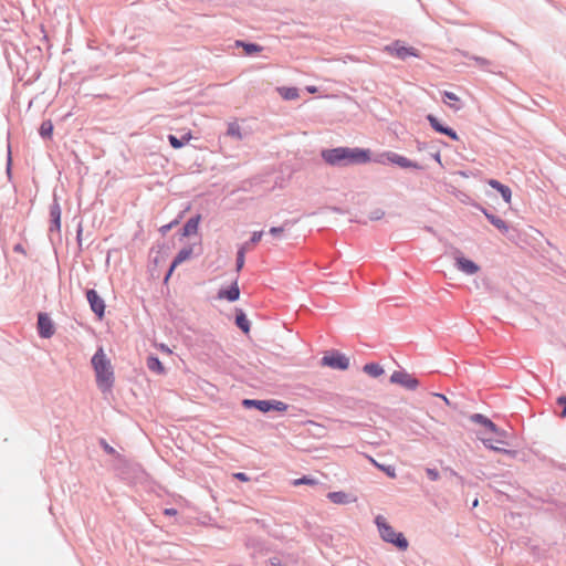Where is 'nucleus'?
<instances>
[{
	"mask_svg": "<svg viewBox=\"0 0 566 566\" xmlns=\"http://www.w3.org/2000/svg\"><path fill=\"white\" fill-rule=\"evenodd\" d=\"M327 499L335 504H347L350 502V496L344 491H334L327 493Z\"/></svg>",
	"mask_w": 566,
	"mask_h": 566,
	"instance_id": "obj_21",
	"label": "nucleus"
},
{
	"mask_svg": "<svg viewBox=\"0 0 566 566\" xmlns=\"http://www.w3.org/2000/svg\"><path fill=\"white\" fill-rule=\"evenodd\" d=\"M245 245H242L238 249V252H237V259H235V268H237V271H241L243 265H244V260H245Z\"/></svg>",
	"mask_w": 566,
	"mask_h": 566,
	"instance_id": "obj_30",
	"label": "nucleus"
},
{
	"mask_svg": "<svg viewBox=\"0 0 566 566\" xmlns=\"http://www.w3.org/2000/svg\"><path fill=\"white\" fill-rule=\"evenodd\" d=\"M36 327L41 338H50L54 335V324L48 313L40 312L38 314Z\"/></svg>",
	"mask_w": 566,
	"mask_h": 566,
	"instance_id": "obj_8",
	"label": "nucleus"
},
{
	"mask_svg": "<svg viewBox=\"0 0 566 566\" xmlns=\"http://www.w3.org/2000/svg\"><path fill=\"white\" fill-rule=\"evenodd\" d=\"M557 405L563 407V410L559 413L560 418H566V396L562 395L556 399Z\"/></svg>",
	"mask_w": 566,
	"mask_h": 566,
	"instance_id": "obj_36",
	"label": "nucleus"
},
{
	"mask_svg": "<svg viewBox=\"0 0 566 566\" xmlns=\"http://www.w3.org/2000/svg\"><path fill=\"white\" fill-rule=\"evenodd\" d=\"M175 269H172V263L169 265V269L165 275V281H168V279L171 276V274L174 273Z\"/></svg>",
	"mask_w": 566,
	"mask_h": 566,
	"instance_id": "obj_47",
	"label": "nucleus"
},
{
	"mask_svg": "<svg viewBox=\"0 0 566 566\" xmlns=\"http://www.w3.org/2000/svg\"><path fill=\"white\" fill-rule=\"evenodd\" d=\"M390 382L398 384L409 390H416L419 386V380L405 370L394 371L390 376Z\"/></svg>",
	"mask_w": 566,
	"mask_h": 566,
	"instance_id": "obj_6",
	"label": "nucleus"
},
{
	"mask_svg": "<svg viewBox=\"0 0 566 566\" xmlns=\"http://www.w3.org/2000/svg\"><path fill=\"white\" fill-rule=\"evenodd\" d=\"M227 134L235 139H241V128L237 123H230L227 129Z\"/></svg>",
	"mask_w": 566,
	"mask_h": 566,
	"instance_id": "obj_31",
	"label": "nucleus"
},
{
	"mask_svg": "<svg viewBox=\"0 0 566 566\" xmlns=\"http://www.w3.org/2000/svg\"><path fill=\"white\" fill-rule=\"evenodd\" d=\"M235 44H237V46H242L244 50V53L247 55H253V54H256L262 51V46L259 45L258 43L244 42V41L238 40L235 42Z\"/></svg>",
	"mask_w": 566,
	"mask_h": 566,
	"instance_id": "obj_25",
	"label": "nucleus"
},
{
	"mask_svg": "<svg viewBox=\"0 0 566 566\" xmlns=\"http://www.w3.org/2000/svg\"><path fill=\"white\" fill-rule=\"evenodd\" d=\"M50 232H59L61 230V206L54 197L53 202L50 206Z\"/></svg>",
	"mask_w": 566,
	"mask_h": 566,
	"instance_id": "obj_11",
	"label": "nucleus"
},
{
	"mask_svg": "<svg viewBox=\"0 0 566 566\" xmlns=\"http://www.w3.org/2000/svg\"><path fill=\"white\" fill-rule=\"evenodd\" d=\"M443 135L450 137L452 140H459L458 133L451 127H448Z\"/></svg>",
	"mask_w": 566,
	"mask_h": 566,
	"instance_id": "obj_39",
	"label": "nucleus"
},
{
	"mask_svg": "<svg viewBox=\"0 0 566 566\" xmlns=\"http://www.w3.org/2000/svg\"><path fill=\"white\" fill-rule=\"evenodd\" d=\"M384 156L386 157L388 163H390L392 165H397L401 168H413V169H418V170L422 169V166L419 165L417 161H412L409 158H407L400 154H397L394 151H387L384 154Z\"/></svg>",
	"mask_w": 566,
	"mask_h": 566,
	"instance_id": "obj_9",
	"label": "nucleus"
},
{
	"mask_svg": "<svg viewBox=\"0 0 566 566\" xmlns=\"http://www.w3.org/2000/svg\"><path fill=\"white\" fill-rule=\"evenodd\" d=\"M492 226H494L499 231H501L502 233H507L509 232V224L503 220L501 219L500 217L493 214L492 217H489V220H488Z\"/></svg>",
	"mask_w": 566,
	"mask_h": 566,
	"instance_id": "obj_29",
	"label": "nucleus"
},
{
	"mask_svg": "<svg viewBox=\"0 0 566 566\" xmlns=\"http://www.w3.org/2000/svg\"><path fill=\"white\" fill-rule=\"evenodd\" d=\"M461 55L470 60H473L482 70H488V67L492 64L490 60L478 55H471L465 51H462Z\"/></svg>",
	"mask_w": 566,
	"mask_h": 566,
	"instance_id": "obj_28",
	"label": "nucleus"
},
{
	"mask_svg": "<svg viewBox=\"0 0 566 566\" xmlns=\"http://www.w3.org/2000/svg\"><path fill=\"white\" fill-rule=\"evenodd\" d=\"M307 90H308L310 92H312V93H313V92H316V87H314V86H313V87H308Z\"/></svg>",
	"mask_w": 566,
	"mask_h": 566,
	"instance_id": "obj_53",
	"label": "nucleus"
},
{
	"mask_svg": "<svg viewBox=\"0 0 566 566\" xmlns=\"http://www.w3.org/2000/svg\"><path fill=\"white\" fill-rule=\"evenodd\" d=\"M367 459L375 468L386 473L387 476L391 479L396 478V468L394 465L379 463L370 455H367Z\"/></svg>",
	"mask_w": 566,
	"mask_h": 566,
	"instance_id": "obj_20",
	"label": "nucleus"
},
{
	"mask_svg": "<svg viewBox=\"0 0 566 566\" xmlns=\"http://www.w3.org/2000/svg\"><path fill=\"white\" fill-rule=\"evenodd\" d=\"M449 101H451V102H459V97L453 92L444 91L443 92V102L448 103Z\"/></svg>",
	"mask_w": 566,
	"mask_h": 566,
	"instance_id": "obj_37",
	"label": "nucleus"
},
{
	"mask_svg": "<svg viewBox=\"0 0 566 566\" xmlns=\"http://www.w3.org/2000/svg\"><path fill=\"white\" fill-rule=\"evenodd\" d=\"M82 232H83V229H82V224L80 223L77 227V231H76V240L78 242V245L82 244Z\"/></svg>",
	"mask_w": 566,
	"mask_h": 566,
	"instance_id": "obj_44",
	"label": "nucleus"
},
{
	"mask_svg": "<svg viewBox=\"0 0 566 566\" xmlns=\"http://www.w3.org/2000/svg\"><path fill=\"white\" fill-rule=\"evenodd\" d=\"M147 368L157 374L164 375L166 373V368L160 359L156 355H149L146 360Z\"/></svg>",
	"mask_w": 566,
	"mask_h": 566,
	"instance_id": "obj_18",
	"label": "nucleus"
},
{
	"mask_svg": "<svg viewBox=\"0 0 566 566\" xmlns=\"http://www.w3.org/2000/svg\"><path fill=\"white\" fill-rule=\"evenodd\" d=\"M86 298L90 304L91 311L99 318L102 319L105 315V302L99 296L96 290L88 289L86 290Z\"/></svg>",
	"mask_w": 566,
	"mask_h": 566,
	"instance_id": "obj_7",
	"label": "nucleus"
},
{
	"mask_svg": "<svg viewBox=\"0 0 566 566\" xmlns=\"http://www.w3.org/2000/svg\"><path fill=\"white\" fill-rule=\"evenodd\" d=\"M363 371L373 378L381 376L385 370L378 363H367L363 367Z\"/></svg>",
	"mask_w": 566,
	"mask_h": 566,
	"instance_id": "obj_24",
	"label": "nucleus"
},
{
	"mask_svg": "<svg viewBox=\"0 0 566 566\" xmlns=\"http://www.w3.org/2000/svg\"><path fill=\"white\" fill-rule=\"evenodd\" d=\"M179 223V220L178 219H175L174 221L167 223V224H164L159 228V232L165 235L167 234L175 226H177Z\"/></svg>",
	"mask_w": 566,
	"mask_h": 566,
	"instance_id": "obj_33",
	"label": "nucleus"
},
{
	"mask_svg": "<svg viewBox=\"0 0 566 566\" xmlns=\"http://www.w3.org/2000/svg\"><path fill=\"white\" fill-rule=\"evenodd\" d=\"M240 297V289L238 281H234L229 287L220 289L218 292V298L227 300L229 302H235Z\"/></svg>",
	"mask_w": 566,
	"mask_h": 566,
	"instance_id": "obj_14",
	"label": "nucleus"
},
{
	"mask_svg": "<svg viewBox=\"0 0 566 566\" xmlns=\"http://www.w3.org/2000/svg\"><path fill=\"white\" fill-rule=\"evenodd\" d=\"M92 366L96 376V385L102 392H108L114 386L115 377L111 360L102 347L92 357Z\"/></svg>",
	"mask_w": 566,
	"mask_h": 566,
	"instance_id": "obj_2",
	"label": "nucleus"
},
{
	"mask_svg": "<svg viewBox=\"0 0 566 566\" xmlns=\"http://www.w3.org/2000/svg\"><path fill=\"white\" fill-rule=\"evenodd\" d=\"M483 214L485 216V218L489 220V217H492L494 213L490 212L488 209L486 210H483Z\"/></svg>",
	"mask_w": 566,
	"mask_h": 566,
	"instance_id": "obj_49",
	"label": "nucleus"
},
{
	"mask_svg": "<svg viewBox=\"0 0 566 566\" xmlns=\"http://www.w3.org/2000/svg\"><path fill=\"white\" fill-rule=\"evenodd\" d=\"M322 159L333 167H346L352 165H363L371 160V151L359 147H335L323 149Z\"/></svg>",
	"mask_w": 566,
	"mask_h": 566,
	"instance_id": "obj_1",
	"label": "nucleus"
},
{
	"mask_svg": "<svg viewBox=\"0 0 566 566\" xmlns=\"http://www.w3.org/2000/svg\"><path fill=\"white\" fill-rule=\"evenodd\" d=\"M164 514H165V515H168V516H172V515H176V514H177V510H176V509H172V507L165 509Z\"/></svg>",
	"mask_w": 566,
	"mask_h": 566,
	"instance_id": "obj_46",
	"label": "nucleus"
},
{
	"mask_svg": "<svg viewBox=\"0 0 566 566\" xmlns=\"http://www.w3.org/2000/svg\"><path fill=\"white\" fill-rule=\"evenodd\" d=\"M483 443L486 448L491 449V450H494V451H499V452H507V450H503V449H500L497 447H494L493 443H491V440H483Z\"/></svg>",
	"mask_w": 566,
	"mask_h": 566,
	"instance_id": "obj_42",
	"label": "nucleus"
},
{
	"mask_svg": "<svg viewBox=\"0 0 566 566\" xmlns=\"http://www.w3.org/2000/svg\"><path fill=\"white\" fill-rule=\"evenodd\" d=\"M321 365L336 370H346L349 367V358L338 350H331L322 357Z\"/></svg>",
	"mask_w": 566,
	"mask_h": 566,
	"instance_id": "obj_5",
	"label": "nucleus"
},
{
	"mask_svg": "<svg viewBox=\"0 0 566 566\" xmlns=\"http://www.w3.org/2000/svg\"><path fill=\"white\" fill-rule=\"evenodd\" d=\"M486 184L495 189L496 191H499V193L501 195L503 201L505 203H511V200H512V190L509 186L500 182L499 180L496 179H488Z\"/></svg>",
	"mask_w": 566,
	"mask_h": 566,
	"instance_id": "obj_15",
	"label": "nucleus"
},
{
	"mask_svg": "<svg viewBox=\"0 0 566 566\" xmlns=\"http://www.w3.org/2000/svg\"><path fill=\"white\" fill-rule=\"evenodd\" d=\"M437 397L439 398H442L447 403H449V400L447 399V397L442 394H436Z\"/></svg>",
	"mask_w": 566,
	"mask_h": 566,
	"instance_id": "obj_51",
	"label": "nucleus"
},
{
	"mask_svg": "<svg viewBox=\"0 0 566 566\" xmlns=\"http://www.w3.org/2000/svg\"><path fill=\"white\" fill-rule=\"evenodd\" d=\"M384 216V212L380 210H376L371 213L370 219L371 220H379Z\"/></svg>",
	"mask_w": 566,
	"mask_h": 566,
	"instance_id": "obj_45",
	"label": "nucleus"
},
{
	"mask_svg": "<svg viewBox=\"0 0 566 566\" xmlns=\"http://www.w3.org/2000/svg\"><path fill=\"white\" fill-rule=\"evenodd\" d=\"M470 421L483 426L486 430L497 436L504 434L503 430H501L490 418L482 413H472L470 416Z\"/></svg>",
	"mask_w": 566,
	"mask_h": 566,
	"instance_id": "obj_10",
	"label": "nucleus"
},
{
	"mask_svg": "<svg viewBox=\"0 0 566 566\" xmlns=\"http://www.w3.org/2000/svg\"><path fill=\"white\" fill-rule=\"evenodd\" d=\"M388 51H395L397 57L406 60L408 56H419L418 50L412 46L399 45V42L394 44V48L387 46Z\"/></svg>",
	"mask_w": 566,
	"mask_h": 566,
	"instance_id": "obj_16",
	"label": "nucleus"
},
{
	"mask_svg": "<svg viewBox=\"0 0 566 566\" xmlns=\"http://www.w3.org/2000/svg\"><path fill=\"white\" fill-rule=\"evenodd\" d=\"M161 347H163V350H165V352H167V353H170V349H169L166 345H164V344H163V346H161Z\"/></svg>",
	"mask_w": 566,
	"mask_h": 566,
	"instance_id": "obj_52",
	"label": "nucleus"
},
{
	"mask_svg": "<svg viewBox=\"0 0 566 566\" xmlns=\"http://www.w3.org/2000/svg\"><path fill=\"white\" fill-rule=\"evenodd\" d=\"M279 94L286 101H292L298 97V90L296 87L282 86L277 88Z\"/></svg>",
	"mask_w": 566,
	"mask_h": 566,
	"instance_id": "obj_27",
	"label": "nucleus"
},
{
	"mask_svg": "<svg viewBox=\"0 0 566 566\" xmlns=\"http://www.w3.org/2000/svg\"><path fill=\"white\" fill-rule=\"evenodd\" d=\"M15 251H19L21 250V245L20 244H17L15 248H14Z\"/></svg>",
	"mask_w": 566,
	"mask_h": 566,
	"instance_id": "obj_54",
	"label": "nucleus"
},
{
	"mask_svg": "<svg viewBox=\"0 0 566 566\" xmlns=\"http://www.w3.org/2000/svg\"><path fill=\"white\" fill-rule=\"evenodd\" d=\"M11 166H12V155H11V146L8 145V155H7V174L11 176Z\"/></svg>",
	"mask_w": 566,
	"mask_h": 566,
	"instance_id": "obj_38",
	"label": "nucleus"
},
{
	"mask_svg": "<svg viewBox=\"0 0 566 566\" xmlns=\"http://www.w3.org/2000/svg\"><path fill=\"white\" fill-rule=\"evenodd\" d=\"M201 220L200 214H196L187 220L184 227L180 229V238H187L198 232L199 223Z\"/></svg>",
	"mask_w": 566,
	"mask_h": 566,
	"instance_id": "obj_13",
	"label": "nucleus"
},
{
	"mask_svg": "<svg viewBox=\"0 0 566 566\" xmlns=\"http://www.w3.org/2000/svg\"><path fill=\"white\" fill-rule=\"evenodd\" d=\"M294 484L295 485H301V484L316 485L317 481L314 478L303 475L302 478L296 479L294 481Z\"/></svg>",
	"mask_w": 566,
	"mask_h": 566,
	"instance_id": "obj_32",
	"label": "nucleus"
},
{
	"mask_svg": "<svg viewBox=\"0 0 566 566\" xmlns=\"http://www.w3.org/2000/svg\"><path fill=\"white\" fill-rule=\"evenodd\" d=\"M375 524L382 541L394 545L399 551L405 552L409 546V542L401 532H397L382 515L375 517Z\"/></svg>",
	"mask_w": 566,
	"mask_h": 566,
	"instance_id": "obj_3",
	"label": "nucleus"
},
{
	"mask_svg": "<svg viewBox=\"0 0 566 566\" xmlns=\"http://www.w3.org/2000/svg\"><path fill=\"white\" fill-rule=\"evenodd\" d=\"M191 137L192 136H191L190 132L182 134L180 137L169 134L168 140L172 148L179 149V148L184 147L191 139Z\"/></svg>",
	"mask_w": 566,
	"mask_h": 566,
	"instance_id": "obj_19",
	"label": "nucleus"
},
{
	"mask_svg": "<svg viewBox=\"0 0 566 566\" xmlns=\"http://www.w3.org/2000/svg\"><path fill=\"white\" fill-rule=\"evenodd\" d=\"M474 207H475L478 210H480L482 213H483V210H486V208H484L483 206H481V205H479V203L474 205Z\"/></svg>",
	"mask_w": 566,
	"mask_h": 566,
	"instance_id": "obj_50",
	"label": "nucleus"
},
{
	"mask_svg": "<svg viewBox=\"0 0 566 566\" xmlns=\"http://www.w3.org/2000/svg\"><path fill=\"white\" fill-rule=\"evenodd\" d=\"M451 107H453L455 111L460 109V106H454V105H450Z\"/></svg>",
	"mask_w": 566,
	"mask_h": 566,
	"instance_id": "obj_55",
	"label": "nucleus"
},
{
	"mask_svg": "<svg viewBox=\"0 0 566 566\" xmlns=\"http://www.w3.org/2000/svg\"><path fill=\"white\" fill-rule=\"evenodd\" d=\"M426 119L428 120V123L430 124L431 128L439 133V134H444V132L447 130V128L449 126L444 125L436 115L433 114H428L426 116Z\"/></svg>",
	"mask_w": 566,
	"mask_h": 566,
	"instance_id": "obj_22",
	"label": "nucleus"
},
{
	"mask_svg": "<svg viewBox=\"0 0 566 566\" xmlns=\"http://www.w3.org/2000/svg\"><path fill=\"white\" fill-rule=\"evenodd\" d=\"M283 232H284L283 227H272V228H270V231H269V233L272 234L273 237H279Z\"/></svg>",
	"mask_w": 566,
	"mask_h": 566,
	"instance_id": "obj_41",
	"label": "nucleus"
},
{
	"mask_svg": "<svg viewBox=\"0 0 566 566\" xmlns=\"http://www.w3.org/2000/svg\"><path fill=\"white\" fill-rule=\"evenodd\" d=\"M242 406L247 409H256L262 413H269L271 411L283 412L287 410L285 402L275 399H243Z\"/></svg>",
	"mask_w": 566,
	"mask_h": 566,
	"instance_id": "obj_4",
	"label": "nucleus"
},
{
	"mask_svg": "<svg viewBox=\"0 0 566 566\" xmlns=\"http://www.w3.org/2000/svg\"><path fill=\"white\" fill-rule=\"evenodd\" d=\"M53 123L50 119H45L41 123L39 134L43 139H51L53 135Z\"/></svg>",
	"mask_w": 566,
	"mask_h": 566,
	"instance_id": "obj_26",
	"label": "nucleus"
},
{
	"mask_svg": "<svg viewBox=\"0 0 566 566\" xmlns=\"http://www.w3.org/2000/svg\"><path fill=\"white\" fill-rule=\"evenodd\" d=\"M426 474H427L428 479L431 481H438L440 479V473L434 468H427Z\"/></svg>",
	"mask_w": 566,
	"mask_h": 566,
	"instance_id": "obj_34",
	"label": "nucleus"
},
{
	"mask_svg": "<svg viewBox=\"0 0 566 566\" xmlns=\"http://www.w3.org/2000/svg\"><path fill=\"white\" fill-rule=\"evenodd\" d=\"M234 323L239 329H241L244 334H248L251 328L250 321L248 319L247 314L243 310L237 308L234 315Z\"/></svg>",
	"mask_w": 566,
	"mask_h": 566,
	"instance_id": "obj_17",
	"label": "nucleus"
},
{
	"mask_svg": "<svg viewBox=\"0 0 566 566\" xmlns=\"http://www.w3.org/2000/svg\"><path fill=\"white\" fill-rule=\"evenodd\" d=\"M455 266L459 271L468 275H473L478 273L480 270V266L474 261L467 259L464 256L455 258Z\"/></svg>",
	"mask_w": 566,
	"mask_h": 566,
	"instance_id": "obj_12",
	"label": "nucleus"
},
{
	"mask_svg": "<svg viewBox=\"0 0 566 566\" xmlns=\"http://www.w3.org/2000/svg\"><path fill=\"white\" fill-rule=\"evenodd\" d=\"M233 476H234V479L242 481V482H248L250 480L248 474L244 472H237L233 474Z\"/></svg>",
	"mask_w": 566,
	"mask_h": 566,
	"instance_id": "obj_43",
	"label": "nucleus"
},
{
	"mask_svg": "<svg viewBox=\"0 0 566 566\" xmlns=\"http://www.w3.org/2000/svg\"><path fill=\"white\" fill-rule=\"evenodd\" d=\"M432 157H433V159H434L437 163L441 164V155H440V153H439V151H437L436 154H433V155H432Z\"/></svg>",
	"mask_w": 566,
	"mask_h": 566,
	"instance_id": "obj_48",
	"label": "nucleus"
},
{
	"mask_svg": "<svg viewBox=\"0 0 566 566\" xmlns=\"http://www.w3.org/2000/svg\"><path fill=\"white\" fill-rule=\"evenodd\" d=\"M262 235H263V231H254L250 238V241L247 242L244 245L247 247L248 244L259 243L262 239Z\"/></svg>",
	"mask_w": 566,
	"mask_h": 566,
	"instance_id": "obj_35",
	"label": "nucleus"
},
{
	"mask_svg": "<svg viewBox=\"0 0 566 566\" xmlns=\"http://www.w3.org/2000/svg\"><path fill=\"white\" fill-rule=\"evenodd\" d=\"M192 252V247L182 248L172 260V269H176L179 264L188 260Z\"/></svg>",
	"mask_w": 566,
	"mask_h": 566,
	"instance_id": "obj_23",
	"label": "nucleus"
},
{
	"mask_svg": "<svg viewBox=\"0 0 566 566\" xmlns=\"http://www.w3.org/2000/svg\"><path fill=\"white\" fill-rule=\"evenodd\" d=\"M101 446L107 454H114L115 449L109 446L104 439L101 440Z\"/></svg>",
	"mask_w": 566,
	"mask_h": 566,
	"instance_id": "obj_40",
	"label": "nucleus"
}]
</instances>
